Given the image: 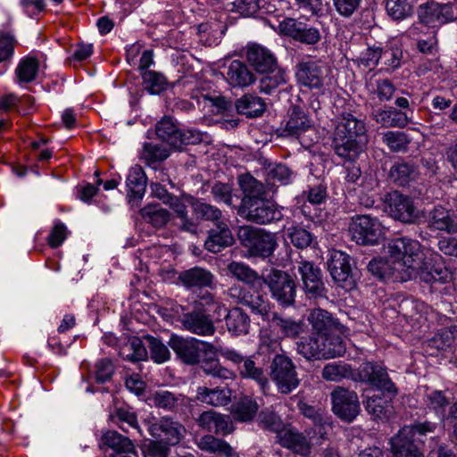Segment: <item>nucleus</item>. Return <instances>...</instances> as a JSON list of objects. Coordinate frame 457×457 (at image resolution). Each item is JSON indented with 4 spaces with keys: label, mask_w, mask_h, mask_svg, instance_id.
I'll return each mask as SVG.
<instances>
[{
    "label": "nucleus",
    "mask_w": 457,
    "mask_h": 457,
    "mask_svg": "<svg viewBox=\"0 0 457 457\" xmlns=\"http://www.w3.org/2000/svg\"><path fill=\"white\" fill-rule=\"evenodd\" d=\"M238 184L243 196L238 213L248 221L265 225L282 219L281 208L266 198V191L262 182L249 174L238 177Z\"/></svg>",
    "instance_id": "nucleus-1"
},
{
    "label": "nucleus",
    "mask_w": 457,
    "mask_h": 457,
    "mask_svg": "<svg viewBox=\"0 0 457 457\" xmlns=\"http://www.w3.org/2000/svg\"><path fill=\"white\" fill-rule=\"evenodd\" d=\"M366 125L362 119L344 112L338 118L334 132L333 147L342 158H352L366 141Z\"/></svg>",
    "instance_id": "nucleus-2"
},
{
    "label": "nucleus",
    "mask_w": 457,
    "mask_h": 457,
    "mask_svg": "<svg viewBox=\"0 0 457 457\" xmlns=\"http://www.w3.org/2000/svg\"><path fill=\"white\" fill-rule=\"evenodd\" d=\"M386 248L389 257L396 265L394 270L404 271L405 277L402 278H411L422 256L420 242L409 237H397L390 240Z\"/></svg>",
    "instance_id": "nucleus-3"
},
{
    "label": "nucleus",
    "mask_w": 457,
    "mask_h": 457,
    "mask_svg": "<svg viewBox=\"0 0 457 457\" xmlns=\"http://www.w3.org/2000/svg\"><path fill=\"white\" fill-rule=\"evenodd\" d=\"M435 426L429 422L403 427L396 436L391 438L393 457H423L415 437L416 434L426 435L433 432Z\"/></svg>",
    "instance_id": "nucleus-4"
},
{
    "label": "nucleus",
    "mask_w": 457,
    "mask_h": 457,
    "mask_svg": "<svg viewBox=\"0 0 457 457\" xmlns=\"http://www.w3.org/2000/svg\"><path fill=\"white\" fill-rule=\"evenodd\" d=\"M317 430L313 428H307L302 432L295 428L288 427L278 433V443L295 454L310 457L312 446L320 445L325 439L320 438V436L317 437Z\"/></svg>",
    "instance_id": "nucleus-5"
},
{
    "label": "nucleus",
    "mask_w": 457,
    "mask_h": 457,
    "mask_svg": "<svg viewBox=\"0 0 457 457\" xmlns=\"http://www.w3.org/2000/svg\"><path fill=\"white\" fill-rule=\"evenodd\" d=\"M238 237L252 256L268 258L273 254L278 243L273 233L250 226L240 228Z\"/></svg>",
    "instance_id": "nucleus-6"
},
{
    "label": "nucleus",
    "mask_w": 457,
    "mask_h": 457,
    "mask_svg": "<svg viewBox=\"0 0 457 457\" xmlns=\"http://www.w3.org/2000/svg\"><path fill=\"white\" fill-rule=\"evenodd\" d=\"M270 378L282 394H289L299 386V378L292 360L284 354H275L270 364Z\"/></svg>",
    "instance_id": "nucleus-7"
},
{
    "label": "nucleus",
    "mask_w": 457,
    "mask_h": 457,
    "mask_svg": "<svg viewBox=\"0 0 457 457\" xmlns=\"http://www.w3.org/2000/svg\"><path fill=\"white\" fill-rule=\"evenodd\" d=\"M352 239L358 245H376L383 237V227L377 218L370 215H356L349 225Z\"/></svg>",
    "instance_id": "nucleus-8"
},
{
    "label": "nucleus",
    "mask_w": 457,
    "mask_h": 457,
    "mask_svg": "<svg viewBox=\"0 0 457 457\" xmlns=\"http://www.w3.org/2000/svg\"><path fill=\"white\" fill-rule=\"evenodd\" d=\"M221 356L237 366L242 378L255 381L262 389L269 381L263 368L255 361L254 356H245L235 349L221 350Z\"/></svg>",
    "instance_id": "nucleus-9"
},
{
    "label": "nucleus",
    "mask_w": 457,
    "mask_h": 457,
    "mask_svg": "<svg viewBox=\"0 0 457 457\" xmlns=\"http://www.w3.org/2000/svg\"><path fill=\"white\" fill-rule=\"evenodd\" d=\"M272 297L282 306L287 307L295 303V286L290 276L278 270H271L264 278Z\"/></svg>",
    "instance_id": "nucleus-10"
},
{
    "label": "nucleus",
    "mask_w": 457,
    "mask_h": 457,
    "mask_svg": "<svg viewBox=\"0 0 457 457\" xmlns=\"http://www.w3.org/2000/svg\"><path fill=\"white\" fill-rule=\"evenodd\" d=\"M199 306H209L213 305L215 307L214 312H221L225 315L226 326L228 330L233 335H243L248 332L250 327V320L248 315L244 312L240 308H233L227 312V308L224 304L214 300L211 294H205L201 297V301L198 303Z\"/></svg>",
    "instance_id": "nucleus-11"
},
{
    "label": "nucleus",
    "mask_w": 457,
    "mask_h": 457,
    "mask_svg": "<svg viewBox=\"0 0 457 457\" xmlns=\"http://www.w3.org/2000/svg\"><path fill=\"white\" fill-rule=\"evenodd\" d=\"M333 412L342 420L352 422L360 412V403L354 391L337 386L331 392Z\"/></svg>",
    "instance_id": "nucleus-12"
},
{
    "label": "nucleus",
    "mask_w": 457,
    "mask_h": 457,
    "mask_svg": "<svg viewBox=\"0 0 457 457\" xmlns=\"http://www.w3.org/2000/svg\"><path fill=\"white\" fill-rule=\"evenodd\" d=\"M280 34L305 45H315L320 40V30L294 18H286L278 26Z\"/></svg>",
    "instance_id": "nucleus-13"
},
{
    "label": "nucleus",
    "mask_w": 457,
    "mask_h": 457,
    "mask_svg": "<svg viewBox=\"0 0 457 457\" xmlns=\"http://www.w3.org/2000/svg\"><path fill=\"white\" fill-rule=\"evenodd\" d=\"M147 430L154 439H159L171 446L181 441L186 431L182 424L170 418L148 422Z\"/></svg>",
    "instance_id": "nucleus-14"
},
{
    "label": "nucleus",
    "mask_w": 457,
    "mask_h": 457,
    "mask_svg": "<svg viewBox=\"0 0 457 457\" xmlns=\"http://www.w3.org/2000/svg\"><path fill=\"white\" fill-rule=\"evenodd\" d=\"M296 269L301 276L305 294L312 298L322 296L325 287L320 269L314 265L313 262L306 260L297 262Z\"/></svg>",
    "instance_id": "nucleus-15"
},
{
    "label": "nucleus",
    "mask_w": 457,
    "mask_h": 457,
    "mask_svg": "<svg viewBox=\"0 0 457 457\" xmlns=\"http://www.w3.org/2000/svg\"><path fill=\"white\" fill-rule=\"evenodd\" d=\"M324 70L320 60H303L296 65L295 78L302 86L320 89L325 79Z\"/></svg>",
    "instance_id": "nucleus-16"
},
{
    "label": "nucleus",
    "mask_w": 457,
    "mask_h": 457,
    "mask_svg": "<svg viewBox=\"0 0 457 457\" xmlns=\"http://www.w3.org/2000/svg\"><path fill=\"white\" fill-rule=\"evenodd\" d=\"M180 322L184 329L201 337L212 336L216 330L212 319L202 308L184 313Z\"/></svg>",
    "instance_id": "nucleus-17"
},
{
    "label": "nucleus",
    "mask_w": 457,
    "mask_h": 457,
    "mask_svg": "<svg viewBox=\"0 0 457 457\" xmlns=\"http://www.w3.org/2000/svg\"><path fill=\"white\" fill-rule=\"evenodd\" d=\"M388 211L391 217L405 223H414L423 217V213L414 206L410 197L398 193L390 196Z\"/></svg>",
    "instance_id": "nucleus-18"
},
{
    "label": "nucleus",
    "mask_w": 457,
    "mask_h": 457,
    "mask_svg": "<svg viewBox=\"0 0 457 457\" xmlns=\"http://www.w3.org/2000/svg\"><path fill=\"white\" fill-rule=\"evenodd\" d=\"M169 345L184 363L194 365L199 362L201 356V340L172 335Z\"/></svg>",
    "instance_id": "nucleus-19"
},
{
    "label": "nucleus",
    "mask_w": 457,
    "mask_h": 457,
    "mask_svg": "<svg viewBox=\"0 0 457 457\" xmlns=\"http://www.w3.org/2000/svg\"><path fill=\"white\" fill-rule=\"evenodd\" d=\"M359 379L369 383L377 388L395 392L394 383L388 378L386 370L378 364L373 362H364L358 369Z\"/></svg>",
    "instance_id": "nucleus-20"
},
{
    "label": "nucleus",
    "mask_w": 457,
    "mask_h": 457,
    "mask_svg": "<svg viewBox=\"0 0 457 457\" xmlns=\"http://www.w3.org/2000/svg\"><path fill=\"white\" fill-rule=\"evenodd\" d=\"M419 18L420 23L428 27L436 24H445L453 21L454 13L450 4H439L437 3H428L419 8Z\"/></svg>",
    "instance_id": "nucleus-21"
},
{
    "label": "nucleus",
    "mask_w": 457,
    "mask_h": 457,
    "mask_svg": "<svg viewBox=\"0 0 457 457\" xmlns=\"http://www.w3.org/2000/svg\"><path fill=\"white\" fill-rule=\"evenodd\" d=\"M225 81L234 88H245L256 80L254 73L242 61L234 60L228 63L223 72Z\"/></svg>",
    "instance_id": "nucleus-22"
},
{
    "label": "nucleus",
    "mask_w": 457,
    "mask_h": 457,
    "mask_svg": "<svg viewBox=\"0 0 457 457\" xmlns=\"http://www.w3.org/2000/svg\"><path fill=\"white\" fill-rule=\"evenodd\" d=\"M309 322L312 324L316 335H326L327 333L339 332L347 337L349 335L348 328L336 320L332 315L323 309H314L308 317Z\"/></svg>",
    "instance_id": "nucleus-23"
},
{
    "label": "nucleus",
    "mask_w": 457,
    "mask_h": 457,
    "mask_svg": "<svg viewBox=\"0 0 457 457\" xmlns=\"http://www.w3.org/2000/svg\"><path fill=\"white\" fill-rule=\"evenodd\" d=\"M196 423L204 430L217 435H228L234 430L230 417L214 411H206L201 413L196 419Z\"/></svg>",
    "instance_id": "nucleus-24"
},
{
    "label": "nucleus",
    "mask_w": 457,
    "mask_h": 457,
    "mask_svg": "<svg viewBox=\"0 0 457 457\" xmlns=\"http://www.w3.org/2000/svg\"><path fill=\"white\" fill-rule=\"evenodd\" d=\"M246 60L257 72H268L277 67V59L268 48L252 44L247 46Z\"/></svg>",
    "instance_id": "nucleus-25"
},
{
    "label": "nucleus",
    "mask_w": 457,
    "mask_h": 457,
    "mask_svg": "<svg viewBox=\"0 0 457 457\" xmlns=\"http://www.w3.org/2000/svg\"><path fill=\"white\" fill-rule=\"evenodd\" d=\"M230 295L237 297L239 303L250 308L253 313L260 315L262 319L268 318L270 303L263 295L236 287L230 289Z\"/></svg>",
    "instance_id": "nucleus-26"
},
{
    "label": "nucleus",
    "mask_w": 457,
    "mask_h": 457,
    "mask_svg": "<svg viewBox=\"0 0 457 457\" xmlns=\"http://www.w3.org/2000/svg\"><path fill=\"white\" fill-rule=\"evenodd\" d=\"M350 261V256L342 251L334 250L330 253L328 270L336 282L347 283L352 278Z\"/></svg>",
    "instance_id": "nucleus-27"
},
{
    "label": "nucleus",
    "mask_w": 457,
    "mask_h": 457,
    "mask_svg": "<svg viewBox=\"0 0 457 457\" xmlns=\"http://www.w3.org/2000/svg\"><path fill=\"white\" fill-rule=\"evenodd\" d=\"M312 127V121L303 110L293 107L285 122L283 135L299 137Z\"/></svg>",
    "instance_id": "nucleus-28"
},
{
    "label": "nucleus",
    "mask_w": 457,
    "mask_h": 457,
    "mask_svg": "<svg viewBox=\"0 0 457 457\" xmlns=\"http://www.w3.org/2000/svg\"><path fill=\"white\" fill-rule=\"evenodd\" d=\"M156 135L170 145H176L179 142L182 144H194L199 140V136L195 139L190 140L178 129L176 123L170 117H164L155 127Z\"/></svg>",
    "instance_id": "nucleus-29"
},
{
    "label": "nucleus",
    "mask_w": 457,
    "mask_h": 457,
    "mask_svg": "<svg viewBox=\"0 0 457 457\" xmlns=\"http://www.w3.org/2000/svg\"><path fill=\"white\" fill-rule=\"evenodd\" d=\"M178 278L187 288L211 287L214 281V276L211 271L197 266L181 271Z\"/></svg>",
    "instance_id": "nucleus-30"
},
{
    "label": "nucleus",
    "mask_w": 457,
    "mask_h": 457,
    "mask_svg": "<svg viewBox=\"0 0 457 457\" xmlns=\"http://www.w3.org/2000/svg\"><path fill=\"white\" fill-rule=\"evenodd\" d=\"M232 243L233 237L227 221H219L215 228L210 230L204 246L209 252L219 253Z\"/></svg>",
    "instance_id": "nucleus-31"
},
{
    "label": "nucleus",
    "mask_w": 457,
    "mask_h": 457,
    "mask_svg": "<svg viewBox=\"0 0 457 457\" xmlns=\"http://www.w3.org/2000/svg\"><path fill=\"white\" fill-rule=\"evenodd\" d=\"M409 37L417 40V48L423 54H434L436 51L435 32L422 24H414L407 31Z\"/></svg>",
    "instance_id": "nucleus-32"
},
{
    "label": "nucleus",
    "mask_w": 457,
    "mask_h": 457,
    "mask_svg": "<svg viewBox=\"0 0 457 457\" xmlns=\"http://www.w3.org/2000/svg\"><path fill=\"white\" fill-rule=\"evenodd\" d=\"M428 225L431 228L457 233V216L442 206H436L429 213Z\"/></svg>",
    "instance_id": "nucleus-33"
},
{
    "label": "nucleus",
    "mask_w": 457,
    "mask_h": 457,
    "mask_svg": "<svg viewBox=\"0 0 457 457\" xmlns=\"http://www.w3.org/2000/svg\"><path fill=\"white\" fill-rule=\"evenodd\" d=\"M324 344L321 335L301 337L296 343V351L308 361L324 359Z\"/></svg>",
    "instance_id": "nucleus-34"
},
{
    "label": "nucleus",
    "mask_w": 457,
    "mask_h": 457,
    "mask_svg": "<svg viewBox=\"0 0 457 457\" xmlns=\"http://www.w3.org/2000/svg\"><path fill=\"white\" fill-rule=\"evenodd\" d=\"M103 446L112 449V452L134 453L135 445L128 436L115 430H107L100 439V447Z\"/></svg>",
    "instance_id": "nucleus-35"
},
{
    "label": "nucleus",
    "mask_w": 457,
    "mask_h": 457,
    "mask_svg": "<svg viewBox=\"0 0 457 457\" xmlns=\"http://www.w3.org/2000/svg\"><path fill=\"white\" fill-rule=\"evenodd\" d=\"M196 399L203 403L212 406H225L230 402V391L228 388H208L199 386L196 390Z\"/></svg>",
    "instance_id": "nucleus-36"
},
{
    "label": "nucleus",
    "mask_w": 457,
    "mask_h": 457,
    "mask_svg": "<svg viewBox=\"0 0 457 457\" xmlns=\"http://www.w3.org/2000/svg\"><path fill=\"white\" fill-rule=\"evenodd\" d=\"M197 447L209 453L223 455L226 457L234 456V450L226 441L217 438L212 435H205L195 442Z\"/></svg>",
    "instance_id": "nucleus-37"
},
{
    "label": "nucleus",
    "mask_w": 457,
    "mask_h": 457,
    "mask_svg": "<svg viewBox=\"0 0 457 457\" xmlns=\"http://www.w3.org/2000/svg\"><path fill=\"white\" fill-rule=\"evenodd\" d=\"M419 177L417 168L410 162H395L389 170L390 179L398 186H405Z\"/></svg>",
    "instance_id": "nucleus-38"
},
{
    "label": "nucleus",
    "mask_w": 457,
    "mask_h": 457,
    "mask_svg": "<svg viewBox=\"0 0 457 457\" xmlns=\"http://www.w3.org/2000/svg\"><path fill=\"white\" fill-rule=\"evenodd\" d=\"M236 109L238 113L249 118L261 116L265 110L263 100L253 95H245L236 102Z\"/></svg>",
    "instance_id": "nucleus-39"
},
{
    "label": "nucleus",
    "mask_w": 457,
    "mask_h": 457,
    "mask_svg": "<svg viewBox=\"0 0 457 457\" xmlns=\"http://www.w3.org/2000/svg\"><path fill=\"white\" fill-rule=\"evenodd\" d=\"M258 408L254 400L245 396L232 406L231 414L237 421L248 422L255 417Z\"/></svg>",
    "instance_id": "nucleus-40"
},
{
    "label": "nucleus",
    "mask_w": 457,
    "mask_h": 457,
    "mask_svg": "<svg viewBox=\"0 0 457 457\" xmlns=\"http://www.w3.org/2000/svg\"><path fill=\"white\" fill-rule=\"evenodd\" d=\"M452 400H454L452 391L448 389L445 391L435 390L427 395L426 403L443 420L445 415V409Z\"/></svg>",
    "instance_id": "nucleus-41"
},
{
    "label": "nucleus",
    "mask_w": 457,
    "mask_h": 457,
    "mask_svg": "<svg viewBox=\"0 0 457 457\" xmlns=\"http://www.w3.org/2000/svg\"><path fill=\"white\" fill-rule=\"evenodd\" d=\"M126 184L129 195L142 197L146 188V176L140 166L136 165L129 170Z\"/></svg>",
    "instance_id": "nucleus-42"
},
{
    "label": "nucleus",
    "mask_w": 457,
    "mask_h": 457,
    "mask_svg": "<svg viewBox=\"0 0 457 457\" xmlns=\"http://www.w3.org/2000/svg\"><path fill=\"white\" fill-rule=\"evenodd\" d=\"M415 0H386V13L395 21H403L411 16Z\"/></svg>",
    "instance_id": "nucleus-43"
},
{
    "label": "nucleus",
    "mask_w": 457,
    "mask_h": 457,
    "mask_svg": "<svg viewBox=\"0 0 457 457\" xmlns=\"http://www.w3.org/2000/svg\"><path fill=\"white\" fill-rule=\"evenodd\" d=\"M341 336L343 335L335 331H330L326 335H321L322 342L324 344V359L335 358L345 353V345Z\"/></svg>",
    "instance_id": "nucleus-44"
},
{
    "label": "nucleus",
    "mask_w": 457,
    "mask_h": 457,
    "mask_svg": "<svg viewBox=\"0 0 457 457\" xmlns=\"http://www.w3.org/2000/svg\"><path fill=\"white\" fill-rule=\"evenodd\" d=\"M375 120L384 127H403L407 123L405 112H401L395 109L375 110L373 112Z\"/></svg>",
    "instance_id": "nucleus-45"
},
{
    "label": "nucleus",
    "mask_w": 457,
    "mask_h": 457,
    "mask_svg": "<svg viewBox=\"0 0 457 457\" xmlns=\"http://www.w3.org/2000/svg\"><path fill=\"white\" fill-rule=\"evenodd\" d=\"M166 204L170 206L180 220L179 228L181 230L191 234L196 233L197 224L188 217L187 206L179 197L173 195Z\"/></svg>",
    "instance_id": "nucleus-46"
},
{
    "label": "nucleus",
    "mask_w": 457,
    "mask_h": 457,
    "mask_svg": "<svg viewBox=\"0 0 457 457\" xmlns=\"http://www.w3.org/2000/svg\"><path fill=\"white\" fill-rule=\"evenodd\" d=\"M142 218L153 227L161 228L170 220V212L159 205H147L140 210Z\"/></svg>",
    "instance_id": "nucleus-47"
},
{
    "label": "nucleus",
    "mask_w": 457,
    "mask_h": 457,
    "mask_svg": "<svg viewBox=\"0 0 457 457\" xmlns=\"http://www.w3.org/2000/svg\"><path fill=\"white\" fill-rule=\"evenodd\" d=\"M191 205L194 214L197 219L212 221L215 224L219 223V221H226V220L222 219L221 211L216 206L199 200H192Z\"/></svg>",
    "instance_id": "nucleus-48"
},
{
    "label": "nucleus",
    "mask_w": 457,
    "mask_h": 457,
    "mask_svg": "<svg viewBox=\"0 0 457 457\" xmlns=\"http://www.w3.org/2000/svg\"><path fill=\"white\" fill-rule=\"evenodd\" d=\"M258 423L262 428L275 432L277 437L278 433L285 428L280 416L272 406L261 411L258 415Z\"/></svg>",
    "instance_id": "nucleus-49"
},
{
    "label": "nucleus",
    "mask_w": 457,
    "mask_h": 457,
    "mask_svg": "<svg viewBox=\"0 0 457 457\" xmlns=\"http://www.w3.org/2000/svg\"><path fill=\"white\" fill-rule=\"evenodd\" d=\"M271 324L286 337H297L303 331V324L290 318H284L278 313H273Z\"/></svg>",
    "instance_id": "nucleus-50"
},
{
    "label": "nucleus",
    "mask_w": 457,
    "mask_h": 457,
    "mask_svg": "<svg viewBox=\"0 0 457 457\" xmlns=\"http://www.w3.org/2000/svg\"><path fill=\"white\" fill-rule=\"evenodd\" d=\"M267 75L261 79L259 89L262 93L270 95L278 87L287 82V74L281 69L274 68L271 71L266 72Z\"/></svg>",
    "instance_id": "nucleus-51"
},
{
    "label": "nucleus",
    "mask_w": 457,
    "mask_h": 457,
    "mask_svg": "<svg viewBox=\"0 0 457 457\" xmlns=\"http://www.w3.org/2000/svg\"><path fill=\"white\" fill-rule=\"evenodd\" d=\"M143 86L152 95L162 93L167 88V79L163 74L154 71L141 72Z\"/></svg>",
    "instance_id": "nucleus-52"
},
{
    "label": "nucleus",
    "mask_w": 457,
    "mask_h": 457,
    "mask_svg": "<svg viewBox=\"0 0 457 457\" xmlns=\"http://www.w3.org/2000/svg\"><path fill=\"white\" fill-rule=\"evenodd\" d=\"M37 71V60L33 57H27L21 60L16 68L15 74L20 83H29L36 79Z\"/></svg>",
    "instance_id": "nucleus-53"
},
{
    "label": "nucleus",
    "mask_w": 457,
    "mask_h": 457,
    "mask_svg": "<svg viewBox=\"0 0 457 457\" xmlns=\"http://www.w3.org/2000/svg\"><path fill=\"white\" fill-rule=\"evenodd\" d=\"M456 335L455 327L441 328L428 341V346L436 350H445L454 343Z\"/></svg>",
    "instance_id": "nucleus-54"
},
{
    "label": "nucleus",
    "mask_w": 457,
    "mask_h": 457,
    "mask_svg": "<svg viewBox=\"0 0 457 457\" xmlns=\"http://www.w3.org/2000/svg\"><path fill=\"white\" fill-rule=\"evenodd\" d=\"M153 402L159 408L172 411L184 403V396L167 390H159L154 394Z\"/></svg>",
    "instance_id": "nucleus-55"
},
{
    "label": "nucleus",
    "mask_w": 457,
    "mask_h": 457,
    "mask_svg": "<svg viewBox=\"0 0 457 457\" xmlns=\"http://www.w3.org/2000/svg\"><path fill=\"white\" fill-rule=\"evenodd\" d=\"M121 354L124 359L131 361H144L147 358V351L142 340L138 337L129 339L122 348Z\"/></svg>",
    "instance_id": "nucleus-56"
},
{
    "label": "nucleus",
    "mask_w": 457,
    "mask_h": 457,
    "mask_svg": "<svg viewBox=\"0 0 457 457\" xmlns=\"http://www.w3.org/2000/svg\"><path fill=\"white\" fill-rule=\"evenodd\" d=\"M227 269L232 276L245 283L253 284L259 279L257 272L243 262H232Z\"/></svg>",
    "instance_id": "nucleus-57"
},
{
    "label": "nucleus",
    "mask_w": 457,
    "mask_h": 457,
    "mask_svg": "<svg viewBox=\"0 0 457 457\" xmlns=\"http://www.w3.org/2000/svg\"><path fill=\"white\" fill-rule=\"evenodd\" d=\"M170 155L169 149L164 145H155L152 143H145L141 153V157L148 164L162 162Z\"/></svg>",
    "instance_id": "nucleus-58"
},
{
    "label": "nucleus",
    "mask_w": 457,
    "mask_h": 457,
    "mask_svg": "<svg viewBox=\"0 0 457 457\" xmlns=\"http://www.w3.org/2000/svg\"><path fill=\"white\" fill-rule=\"evenodd\" d=\"M382 141L392 152L405 151L410 140L403 131L388 130L382 135Z\"/></svg>",
    "instance_id": "nucleus-59"
},
{
    "label": "nucleus",
    "mask_w": 457,
    "mask_h": 457,
    "mask_svg": "<svg viewBox=\"0 0 457 457\" xmlns=\"http://www.w3.org/2000/svg\"><path fill=\"white\" fill-rule=\"evenodd\" d=\"M152 360L156 363H163L170 358V353L168 347L158 338L152 336L145 337Z\"/></svg>",
    "instance_id": "nucleus-60"
},
{
    "label": "nucleus",
    "mask_w": 457,
    "mask_h": 457,
    "mask_svg": "<svg viewBox=\"0 0 457 457\" xmlns=\"http://www.w3.org/2000/svg\"><path fill=\"white\" fill-rule=\"evenodd\" d=\"M300 409L303 416L312 420L314 423L313 429L317 430V434L320 436V438H326L327 428L329 427V424L325 421L322 413L314 407L305 403L302 404Z\"/></svg>",
    "instance_id": "nucleus-61"
},
{
    "label": "nucleus",
    "mask_w": 457,
    "mask_h": 457,
    "mask_svg": "<svg viewBox=\"0 0 457 457\" xmlns=\"http://www.w3.org/2000/svg\"><path fill=\"white\" fill-rule=\"evenodd\" d=\"M290 242L297 248L308 247L313 240L312 235L303 228L291 227L287 229Z\"/></svg>",
    "instance_id": "nucleus-62"
},
{
    "label": "nucleus",
    "mask_w": 457,
    "mask_h": 457,
    "mask_svg": "<svg viewBox=\"0 0 457 457\" xmlns=\"http://www.w3.org/2000/svg\"><path fill=\"white\" fill-rule=\"evenodd\" d=\"M350 373L349 366L341 363H328L321 372V377L327 381H339Z\"/></svg>",
    "instance_id": "nucleus-63"
},
{
    "label": "nucleus",
    "mask_w": 457,
    "mask_h": 457,
    "mask_svg": "<svg viewBox=\"0 0 457 457\" xmlns=\"http://www.w3.org/2000/svg\"><path fill=\"white\" fill-rule=\"evenodd\" d=\"M292 172L288 167L284 164H274L268 168L267 181L270 184L279 182L281 184H287L290 182Z\"/></svg>",
    "instance_id": "nucleus-64"
}]
</instances>
